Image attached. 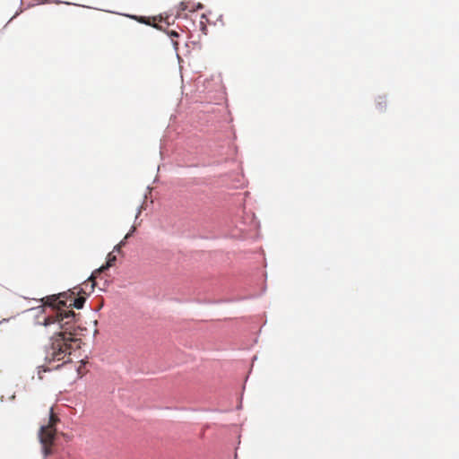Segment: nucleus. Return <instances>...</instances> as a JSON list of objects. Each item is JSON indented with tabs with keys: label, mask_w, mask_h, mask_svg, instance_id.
<instances>
[{
	"label": "nucleus",
	"mask_w": 459,
	"mask_h": 459,
	"mask_svg": "<svg viewBox=\"0 0 459 459\" xmlns=\"http://www.w3.org/2000/svg\"><path fill=\"white\" fill-rule=\"evenodd\" d=\"M82 293L85 294L82 289L74 288L43 299L44 306L52 309V313L45 317L43 325H55V333L50 337L46 354V359L49 362H69L73 352L81 349L82 342L78 337L79 327L76 325L80 315L69 308L80 309L83 307L86 299Z\"/></svg>",
	"instance_id": "f257e3e1"
},
{
	"label": "nucleus",
	"mask_w": 459,
	"mask_h": 459,
	"mask_svg": "<svg viewBox=\"0 0 459 459\" xmlns=\"http://www.w3.org/2000/svg\"><path fill=\"white\" fill-rule=\"evenodd\" d=\"M59 418L54 412L53 408L49 411V419L46 425L40 427L39 437L42 446V453L45 457L53 454V446L56 437V424Z\"/></svg>",
	"instance_id": "f03ea898"
},
{
	"label": "nucleus",
	"mask_w": 459,
	"mask_h": 459,
	"mask_svg": "<svg viewBox=\"0 0 459 459\" xmlns=\"http://www.w3.org/2000/svg\"><path fill=\"white\" fill-rule=\"evenodd\" d=\"M117 260V256L113 253H109L108 255V260L105 265H102L99 269L95 270L91 276L89 278V281H91V289L94 288L95 285V279L105 270L108 269L109 267L113 266L115 262Z\"/></svg>",
	"instance_id": "7ed1b4c3"
},
{
	"label": "nucleus",
	"mask_w": 459,
	"mask_h": 459,
	"mask_svg": "<svg viewBox=\"0 0 459 459\" xmlns=\"http://www.w3.org/2000/svg\"><path fill=\"white\" fill-rule=\"evenodd\" d=\"M204 5L201 3L195 4V2L191 1H183L179 4L180 11H188L190 13H194L199 9H203Z\"/></svg>",
	"instance_id": "20e7f679"
},
{
	"label": "nucleus",
	"mask_w": 459,
	"mask_h": 459,
	"mask_svg": "<svg viewBox=\"0 0 459 459\" xmlns=\"http://www.w3.org/2000/svg\"><path fill=\"white\" fill-rule=\"evenodd\" d=\"M134 230H135V227L133 226L131 230L125 236L124 239L122 241H120L119 244L115 246L113 252L120 253L122 247L125 246V244H126V240L134 232Z\"/></svg>",
	"instance_id": "39448f33"
},
{
	"label": "nucleus",
	"mask_w": 459,
	"mask_h": 459,
	"mask_svg": "<svg viewBox=\"0 0 459 459\" xmlns=\"http://www.w3.org/2000/svg\"><path fill=\"white\" fill-rule=\"evenodd\" d=\"M386 106V101L383 97H380L377 101V108L382 110Z\"/></svg>",
	"instance_id": "423d86ee"
}]
</instances>
